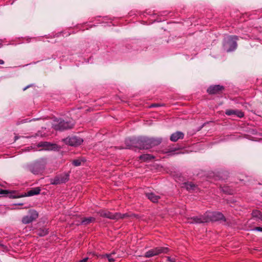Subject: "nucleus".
<instances>
[{
	"label": "nucleus",
	"instance_id": "f257e3e1",
	"mask_svg": "<svg viewBox=\"0 0 262 262\" xmlns=\"http://www.w3.org/2000/svg\"><path fill=\"white\" fill-rule=\"evenodd\" d=\"M237 39L236 36H230L225 39L224 47L227 52L232 51L236 48V40Z\"/></svg>",
	"mask_w": 262,
	"mask_h": 262
},
{
	"label": "nucleus",
	"instance_id": "f03ea898",
	"mask_svg": "<svg viewBox=\"0 0 262 262\" xmlns=\"http://www.w3.org/2000/svg\"><path fill=\"white\" fill-rule=\"evenodd\" d=\"M45 162L43 160L38 161L29 166V170L34 174H38L45 168Z\"/></svg>",
	"mask_w": 262,
	"mask_h": 262
},
{
	"label": "nucleus",
	"instance_id": "7ed1b4c3",
	"mask_svg": "<svg viewBox=\"0 0 262 262\" xmlns=\"http://www.w3.org/2000/svg\"><path fill=\"white\" fill-rule=\"evenodd\" d=\"M168 251L167 247H157L146 252L145 257H150L161 253H166Z\"/></svg>",
	"mask_w": 262,
	"mask_h": 262
},
{
	"label": "nucleus",
	"instance_id": "20e7f679",
	"mask_svg": "<svg viewBox=\"0 0 262 262\" xmlns=\"http://www.w3.org/2000/svg\"><path fill=\"white\" fill-rule=\"evenodd\" d=\"M99 213L101 216L105 217L113 220H118L119 219H122L125 217V216L126 215V214H122L119 213L113 214L112 213L105 210L100 211Z\"/></svg>",
	"mask_w": 262,
	"mask_h": 262
},
{
	"label": "nucleus",
	"instance_id": "39448f33",
	"mask_svg": "<svg viewBox=\"0 0 262 262\" xmlns=\"http://www.w3.org/2000/svg\"><path fill=\"white\" fill-rule=\"evenodd\" d=\"M63 140L66 144L72 146H78L83 141L82 138L76 136L68 137L64 139Z\"/></svg>",
	"mask_w": 262,
	"mask_h": 262
},
{
	"label": "nucleus",
	"instance_id": "423d86ee",
	"mask_svg": "<svg viewBox=\"0 0 262 262\" xmlns=\"http://www.w3.org/2000/svg\"><path fill=\"white\" fill-rule=\"evenodd\" d=\"M38 217V213L35 210H32L29 212V214L25 216L22 219V222L27 224L31 223Z\"/></svg>",
	"mask_w": 262,
	"mask_h": 262
},
{
	"label": "nucleus",
	"instance_id": "0eeeda50",
	"mask_svg": "<svg viewBox=\"0 0 262 262\" xmlns=\"http://www.w3.org/2000/svg\"><path fill=\"white\" fill-rule=\"evenodd\" d=\"M73 124L69 122H65L64 121H60L58 124H54L53 127L56 130H63L64 129L71 128L73 127Z\"/></svg>",
	"mask_w": 262,
	"mask_h": 262
},
{
	"label": "nucleus",
	"instance_id": "6e6552de",
	"mask_svg": "<svg viewBox=\"0 0 262 262\" xmlns=\"http://www.w3.org/2000/svg\"><path fill=\"white\" fill-rule=\"evenodd\" d=\"M208 219L212 221L224 220L223 214L219 212H209L207 214Z\"/></svg>",
	"mask_w": 262,
	"mask_h": 262
},
{
	"label": "nucleus",
	"instance_id": "1a4fd4ad",
	"mask_svg": "<svg viewBox=\"0 0 262 262\" xmlns=\"http://www.w3.org/2000/svg\"><path fill=\"white\" fill-rule=\"evenodd\" d=\"M69 175L68 173H64L62 175L57 176L51 181L52 184H58L66 183L69 180Z\"/></svg>",
	"mask_w": 262,
	"mask_h": 262
},
{
	"label": "nucleus",
	"instance_id": "9d476101",
	"mask_svg": "<svg viewBox=\"0 0 262 262\" xmlns=\"http://www.w3.org/2000/svg\"><path fill=\"white\" fill-rule=\"evenodd\" d=\"M224 88L220 85H215L210 86L208 89L207 92L210 94H215L223 90Z\"/></svg>",
	"mask_w": 262,
	"mask_h": 262
},
{
	"label": "nucleus",
	"instance_id": "9b49d317",
	"mask_svg": "<svg viewBox=\"0 0 262 262\" xmlns=\"http://www.w3.org/2000/svg\"><path fill=\"white\" fill-rule=\"evenodd\" d=\"M225 114L228 116L235 115L239 118H242L244 116V113L239 110H227Z\"/></svg>",
	"mask_w": 262,
	"mask_h": 262
},
{
	"label": "nucleus",
	"instance_id": "f8f14e48",
	"mask_svg": "<svg viewBox=\"0 0 262 262\" xmlns=\"http://www.w3.org/2000/svg\"><path fill=\"white\" fill-rule=\"evenodd\" d=\"M39 146H42L45 150H53L56 149L57 147L56 144H51L47 142L41 143L39 144Z\"/></svg>",
	"mask_w": 262,
	"mask_h": 262
},
{
	"label": "nucleus",
	"instance_id": "ddd939ff",
	"mask_svg": "<svg viewBox=\"0 0 262 262\" xmlns=\"http://www.w3.org/2000/svg\"><path fill=\"white\" fill-rule=\"evenodd\" d=\"M145 194L148 199L154 203L158 202V200L160 199L159 195H157L153 192H146Z\"/></svg>",
	"mask_w": 262,
	"mask_h": 262
},
{
	"label": "nucleus",
	"instance_id": "4468645a",
	"mask_svg": "<svg viewBox=\"0 0 262 262\" xmlns=\"http://www.w3.org/2000/svg\"><path fill=\"white\" fill-rule=\"evenodd\" d=\"M195 185L192 183H184L183 184V186H181V187H185L187 190H194L195 188Z\"/></svg>",
	"mask_w": 262,
	"mask_h": 262
},
{
	"label": "nucleus",
	"instance_id": "2eb2a0df",
	"mask_svg": "<svg viewBox=\"0 0 262 262\" xmlns=\"http://www.w3.org/2000/svg\"><path fill=\"white\" fill-rule=\"evenodd\" d=\"M40 190L39 188H35L27 192L28 196H32L38 194L40 193Z\"/></svg>",
	"mask_w": 262,
	"mask_h": 262
},
{
	"label": "nucleus",
	"instance_id": "dca6fc26",
	"mask_svg": "<svg viewBox=\"0 0 262 262\" xmlns=\"http://www.w3.org/2000/svg\"><path fill=\"white\" fill-rule=\"evenodd\" d=\"M95 221V218L93 217H89L86 218H84L82 220L81 223L84 225H87Z\"/></svg>",
	"mask_w": 262,
	"mask_h": 262
},
{
	"label": "nucleus",
	"instance_id": "f3484780",
	"mask_svg": "<svg viewBox=\"0 0 262 262\" xmlns=\"http://www.w3.org/2000/svg\"><path fill=\"white\" fill-rule=\"evenodd\" d=\"M180 138V132H177L171 135L170 137V140L172 141H177Z\"/></svg>",
	"mask_w": 262,
	"mask_h": 262
},
{
	"label": "nucleus",
	"instance_id": "a211bd4d",
	"mask_svg": "<svg viewBox=\"0 0 262 262\" xmlns=\"http://www.w3.org/2000/svg\"><path fill=\"white\" fill-rule=\"evenodd\" d=\"M146 142L148 144H151V146H154L160 144L161 143V140L149 139L147 140Z\"/></svg>",
	"mask_w": 262,
	"mask_h": 262
},
{
	"label": "nucleus",
	"instance_id": "6ab92c4d",
	"mask_svg": "<svg viewBox=\"0 0 262 262\" xmlns=\"http://www.w3.org/2000/svg\"><path fill=\"white\" fill-rule=\"evenodd\" d=\"M206 222V218H202V217H199L198 216L194 217L193 218V223H204Z\"/></svg>",
	"mask_w": 262,
	"mask_h": 262
},
{
	"label": "nucleus",
	"instance_id": "aec40b11",
	"mask_svg": "<svg viewBox=\"0 0 262 262\" xmlns=\"http://www.w3.org/2000/svg\"><path fill=\"white\" fill-rule=\"evenodd\" d=\"M82 160L80 159H76L73 161L72 163L73 165L76 166H80L81 164Z\"/></svg>",
	"mask_w": 262,
	"mask_h": 262
},
{
	"label": "nucleus",
	"instance_id": "412c9836",
	"mask_svg": "<svg viewBox=\"0 0 262 262\" xmlns=\"http://www.w3.org/2000/svg\"><path fill=\"white\" fill-rule=\"evenodd\" d=\"M151 158L149 155H143L140 156V159L143 160H147Z\"/></svg>",
	"mask_w": 262,
	"mask_h": 262
},
{
	"label": "nucleus",
	"instance_id": "4be33fe9",
	"mask_svg": "<svg viewBox=\"0 0 262 262\" xmlns=\"http://www.w3.org/2000/svg\"><path fill=\"white\" fill-rule=\"evenodd\" d=\"M112 254H114V253H113L111 254H106V255H104L103 256L107 257L109 262H114L115 259L112 257Z\"/></svg>",
	"mask_w": 262,
	"mask_h": 262
},
{
	"label": "nucleus",
	"instance_id": "5701e85b",
	"mask_svg": "<svg viewBox=\"0 0 262 262\" xmlns=\"http://www.w3.org/2000/svg\"><path fill=\"white\" fill-rule=\"evenodd\" d=\"M167 259L168 261L170 262H176V259L175 257H167Z\"/></svg>",
	"mask_w": 262,
	"mask_h": 262
},
{
	"label": "nucleus",
	"instance_id": "b1692460",
	"mask_svg": "<svg viewBox=\"0 0 262 262\" xmlns=\"http://www.w3.org/2000/svg\"><path fill=\"white\" fill-rule=\"evenodd\" d=\"M8 193V191L7 190L0 189V194H7Z\"/></svg>",
	"mask_w": 262,
	"mask_h": 262
},
{
	"label": "nucleus",
	"instance_id": "393cba45",
	"mask_svg": "<svg viewBox=\"0 0 262 262\" xmlns=\"http://www.w3.org/2000/svg\"><path fill=\"white\" fill-rule=\"evenodd\" d=\"M254 230L262 232V227H256V228L254 229Z\"/></svg>",
	"mask_w": 262,
	"mask_h": 262
},
{
	"label": "nucleus",
	"instance_id": "a878e982",
	"mask_svg": "<svg viewBox=\"0 0 262 262\" xmlns=\"http://www.w3.org/2000/svg\"><path fill=\"white\" fill-rule=\"evenodd\" d=\"M4 63V60H3L2 59H0V64H3Z\"/></svg>",
	"mask_w": 262,
	"mask_h": 262
},
{
	"label": "nucleus",
	"instance_id": "bb28decb",
	"mask_svg": "<svg viewBox=\"0 0 262 262\" xmlns=\"http://www.w3.org/2000/svg\"><path fill=\"white\" fill-rule=\"evenodd\" d=\"M46 234H47V231H46V232H43V233H42V234H40V235L41 236H43V235H46Z\"/></svg>",
	"mask_w": 262,
	"mask_h": 262
},
{
	"label": "nucleus",
	"instance_id": "cd10ccee",
	"mask_svg": "<svg viewBox=\"0 0 262 262\" xmlns=\"http://www.w3.org/2000/svg\"><path fill=\"white\" fill-rule=\"evenodd\" d=\"M29 87V85H28V86H26V87H25V88H24V89H23V90H24V91H25V90H27V88H28Z\"/></svg>",
	"mask_w": 262,
	"mask_h": 262
},
{
	"label": "nucleus",
	"instance_id": "c85d7f7f",
	"mask_svg": "<svg viewBox=\"0 0 262 262\" xmlns=\"http://www.w3.org/2000/svg\"><path fill=\"white\" fill-rule=\"evenodd\" d=\"M157 105H156V104H153V105H152L151 106H157Z\"/></svg>",
	"mask_w": 262,
	"mask_h": 262
},
{
	"label": "nucleus",
	"instance_id": "c756f323",
	"mask_svg": "<svg viewBox=\"0 0 262 262\" xmlns=\"http://www.w3.org/2000/svg\"><path fill=\"white\" fill-rule=\"evenodd\" d=\"M181 139H182V138H183L182 136H183V134L181 133Z\"/></svg>",
	"mask_w": 262,
	"mask_h": 262
}]
</instances>
